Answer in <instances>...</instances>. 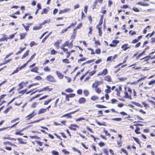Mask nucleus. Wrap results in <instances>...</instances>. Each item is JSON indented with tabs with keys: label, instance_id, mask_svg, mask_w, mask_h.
Returning <instances> with one entry per match:
<instances>
[{
	"label": "nucleus",
	"instance_id": "nucleus-1",
	"mask_svg": "<svg viewBox=\"0 0 155 155\" xmlns=\"http://www.w3.org/2000/svg\"><path fill=\"white\" fill-rule=\"evenodd\" d=\"M46 78L47 81L51 82H56V80L51 75H48L46 77Z\"/></svg>",
	"mask_w": 155,
	"mask_h": 155
},
{
	"label": "nucleus",
	"instance_id": "nucleus-2",
	"mask_svg": "<svg viewBox=\"0 0 155 155\" xmlns=\"http://www.w3.org/2000/svg\"><path fill=\"white\" fill-rule=\"evenodd\" d=\"M119 41L118 40H114L112 41V44L109 45V46L111 47H114L116 46L119 43Z\"/></svg>",
	"mask_w": 155,
	"mask_h": 155
},
{
	"label": "nucleus",
	"instance_id": "nucleus-3",
	"mask_svg": "<svg viewBox=\"0 0 155 155\" xmlns=\"http://www.w3.org/2000/svg\"><path fill=\"white\" fill-rule=\"evenodd\" d=\"M76 127L78 128V126L76 124H71L69 127V128L71 130H76Z\"/></svg>",
	"mask_w": 155,
	"mask_h": 155
},
{
	"label": "nucleus",
	"instance_id": "nucleus-4",
	"mask_svg": "<svg viewBox=\"0 0 155 155\" xmlns=\"http://www.w3.org/2000/svg\"><path fill=\"white\" fill-rule=\"evenodd\" d=\"M36 114V113H35V110H34L31 114H29L26 117V118L28 117V118L27 120H30L33 117L35 116Z\"/></svg>",
	"mask_w": 155,
	"mask_h": 155
},
{
	"label": "nucleus",
	"instance_id": "nucleus-5",
	"mask_svg": "<svg viewBox=\"0 0 155 155\" xmlns=\"http://www.w3.org/2000/svg\"><path fill=\"white\" fill-rule=\"evenodd\" d=\"M77 111H78V110H76L75 111H74L72 112H71L70 113L64 114V115H63V116H62L61 117H66L67 118H71L72 117H71V116L70 115V114H73V113L76 112Z\"/></svg>",
	"mask_w": 155,
	"mask_h": 155
},
{
	"label": "nucleus",
	"instance_id": "nucleus-6",
	"mask_svg": "<svg viewBox=\"0 0 155 155\" xmlns=\"http://www.w3.org/2000/svg\"><path fill=\"white\" fill-rule=\"evenodd\" d=\"M101 83L102 82H100H100L99 81H95L94 83L93 84L92 87L93 88H97L98 86L99 85V84H101Z\"/></svg>",
	"mask_w": 155,
	"mask_h": 155
},
{
	"label": "nucleus",
	"instance_id": "nucleus-7",
	"mask_svg": "<svg viewBox=\"0 0 155 155\" xmlns=\"http://www.w3.org/2000/svg\"><path fill=\"white\" fill-rule=\"evenodd\" d=\"M104 79L108 82H111L112 81V80L110 76L107 75L105 76L104 77Z\"/></svg>",
	"mask_w": 155,
	"mask_h": 155
},
{
	"label": "nucleus",
	"instance_id": "nucleus-8",
	"mask_svg": "<svg viewBox=\"0 0 155 155\" xmlns=\"http://www.w3.org/2000/svg\"><path fill=\"white\" fill-rule=\"evenodd\" d=\"M86 100L85 98L82 97L79 99L78 101L80 104H84Z\"/></svg>",
	"mask_w": 155,
	"mask_h": 155
},
{
	"label": "nucleus",
	"instance_id": "nucleus-9",
	"mask_svg": "<svg viewBox=\"0 0 155 155\" xmlns=\"http://www.w3.org/2000/svg\"><path fill=\"white\" fill-rule=\"evenodd\" d=\"M128 44H125L121 46V48L123 49L124 51H125L130 48V47H128Z\"/></svg>",
	"mask_w": 155,
	"mask_h": 155
},
{
	"label": "nucleus",
	"instance_id": "nucleus-10",
	"mask_svg": "<svg viewBox=\"0 0 155 155\" xmlns=\"http://www.w3.org/2000/svg\"><path fill=\"white\" fill-rule=\"evenodd\" d=\"M56 74L59 78L60 79H62L64 77L63 75L61 73L58 72V71H56Z\"/></svg>",
	"mask_w": 155,
	"mask_h": 155
},
{
	"label": "nucleus",
	"instance_id": "nucleus-11",
	"mask_svg": "<svg viewBox=\"0 0 155 155\" xmlns=\"http://www.w3.org/2000/svg\"><path fill=\"white\" fill-rule=\"evenodd\" d=\"M124 94L125 95V97L126 98H128L130 100H131L132 99L131 97V96L130 95H128V93L125 91L124 92Z\"/></svg>",
	"mask_w": 155,
	"mask_h": 155
},
{
	"label": "nucleus",
	"instance_id": "nucleus-12",
	"mask_svg": "<svg viewBox=\"0 0 155 155\" xmlns=\"http://www.w3.org/2000/svg\"><path fill=\"white\" fill-rule=\"evenodd\" d=\"M106 87L107 88V89L105 90V93H107V94L110 93L111 92V91L110 90V87L107 85H106Z\"/></svg>",
	"mask_w": 155,
	"mask_h": 155
},
{
	"label": "nucleus",
	"instance_id": "nucleus-13",
	"mask_svg": "<svg viewBox=\"0 0 155 155\" xmlns=\"http://www.w3.org/2000/svg\"><path fill=\"white\" fill-rule=\"evenodd\" d=\"M27 35V33H20V39H24L25 36Z\"/></svg>",
	"mask_w": 155,
	"mask_h": 155
},
{
	"label": "nucleus",
	"instance_id": "nucleus-14",
	"mask_svg": "<svg viewBox=\"0 0 155 155\" xmlns=\"http://www.w3.org/2000/svg\"><path fill=\"white\" fill-rule=\"evenodd\" d=\"M46 110V109H41L39 110L38 112V114H39L45 113Z\"/></svg>",
	"mask_w": 155,
	"mask_h": 155
},
{
	"label": "nucleus",
	"instance_id": "nucleus-15",
	"mask_svg": "<svg viewBox=\"0 0 155 155\" xmlns=\"http://www.w3.org/2000/svg\"><path fill=\"white\" fill-rule=\"evenodd\" d=\"M137 4L143 6H148L149 5V4H145L144 3H142L140 2H137Z\"/></svg>",
	"mask_w": 155,
	"mask_h": 155
},
{
	"label": "nucleus",
	"instance_id": "nucleus-16",
	"mask_svg": "<svg viewBox=\"0 0 155 155\" xmlns=\"http://www.w3.org/2000/svg\"><path fill=\"white\" fill-rule=\"evenodd\" d=\"M29 51V50H27L26 52L23 55L21 58L23 59L25 58V57H27L28 55Z\"/></svg>",
	"mask_w": 155,
	"mask_h": 155
},
{
	"label": "nucleus",
	"instance_id": "nucleus-17",
	"mask_svg": "<svg viewBox=\"0 0 155 155\" xmlns=\"http://www.w3.org/2000/svg\"><path fill=\"white\" fill-rule=\"evenodd\" d=\"M38 68L37 67H35L34 68L31 69L30 71L32 72H35L36 73H38Z\"/></svg>",
	"mask_w": 155,
	"mask_h": 155
},
{
	"label": "nucleus",
	"instance_id": "nucleus-18",
	"mask_svg": "<svg viewBox=\"0 0 155 155\" xmlns=\"http://www.w3.org/2000/svg\"><path fill=\"white\" fill-rule=\"evenodd\" d=\"M48 12V9L47 8H44L41 12V14L43 15L44 14H46Z\"/></svg>",
	"mask_w": 155,
	"mask_h": 155
},
{
	"label": "nucleus",
	"instance_id": "nucleus-19",
	"mask_svg": "<svg viewBox=\"0 0 155 155\" xmlns=\"http://www.w3.org/2000/svg\"><path fill=\"white\" fill-rule=\"evenodd\" d=\"M111 120L115 121L118 122L121 121L122 120V119L120 118H112Z\"/></svg>",
	"mask_w": 155,
	"mask_h": 155
},
{
	"label": "nucleus",
	"instance_id": "nucleus-20",
	"mask_svg": "<svg viewBox=\"0 0 155 155\" xmlns=\"http://www.w3.org/2000/svg\"><path fill=\"white\" fill-rule=\"evenodd\" d=\"M41 25L38 26H35L33 28L34 30H39L41 28Z\"/></svg>",
	"mask_w": 155,
	"mask_h": 155
},
{
	"label": "nucleus",
	"instance_id": "nucleus-21",
	"mask_svg": "<svg viewBox=\"0 0 155 155\" xmlns=\"http://www.w3.org/2000/svg\"><path fill=\"white\" fill-rule=\"evenodd\" d=\"M36 55L35 53H34L30 58V59L27 61V63H28L29 62L31 61V60Z\"/></svg>",
	"mask_w": 155,
	"mask_h": 155
},
{
	"label": "nucleus",
	"instance_id": "nucleus-22",
	"mask_svg": "<svg viewBox=\"0 0 155 155\" xmlns=\"http://www.w3.org/2000/svg\"><path fill=\"white\" fill-rule=\"evenodd\" d=\"M17 140L19 142V143H21L22 144H26L27 143L26 142L22 141L21 138H18Z\"/></svg>",
	"mask_w": 155,
	"mask_h": 155
},
{
	"label": "nucleus",
	"instance_id": "nucleus-23",
	"mask_svg": "<svg viewBox=\"0 0 155 155\" xmlns=\"http://www.w3.org/2000/svg\"><path fill=\"white\" fill-rule=\"evenodd\" d=\"M102 75H105L107 73V69H104L102 72Z\"/></svg>",
	"mask_w": 155,
	"mask_h": 155
},
{
	"label": "nucleus",
	"instance_id": "nucleus-24",
	"mask_svg": "<svg viewBox=\"0 0 155 155\" xmlns=\"http://www.w3.org/2000/svg\"><path fill=\"white\" fill-rule=\"evenodd\" d=\"M98 97L97 96H96L94 95V96H92L91 97V99L92 100L95 101V100H97V99H98Z\"/></svg>",
	"mask_w": 155,
	"mask_h": 155
},
{
	"label": "nucleus",
	"instance_id": "nucleus-25",
	"mask_svg": "<svg viewBox=\"0 0 155 155\" xmlns=\"http://www.w3.org/2000/svg\"><path fill=\"white\" fill-rule=\"evenodd\" d=\"M51 32H50L47 36H46L42 40V42L44 43L47 38L50 35L51 33Z\"/></svg>",
	"mask_w": 155,
	"mask_h": 155
},
{
	"label": "nucleus",
	"instance_id": "nucleus-26",
	"mask_svg": "<svg viewBox=\"0 0 155 155\" xmlns=\"http://www.w3.org/2000/svg\"><path fill=\"white\" fill-rule=\"evenodd\" d=\"M66 46H69V41H66L61 46L64 47Z\"/></svg>",
	"mask_w": 155,
	"mask_h": 155
},
{
	"label": "nucleus",
	"instance_id": "nucleus-27",
	"mask_svg": "<svg viewBox=\"0 0 155 155\" xmlns=\"http://www.w3.org/2000/svg\"><path fill=\"white\" fill-rule=\"evenodd\" d=\"M12 108V107L11 106H9L4 111V113L5 114H6L9 110Z\"/></svg>",
	"mask_w": 155,
	"mask_h": 155
},
{
	"label": "nucleus",
	"instance_id": "nucleus-28",
	"mask_svg": "<svg viewBox=\"0 0 155 155\" xmlns=\"http://www.w3.org/2000/svg\"><path fill=\"white\" fill-rule=\"evenodd\" d=\"M45 87V91H51L53 89L51 88H50L49 86H47Z\"/></svg>",
	"mask_w": 155,
	"mask_h": 155
},
{
	"label": "nucleus",
	"instance_id": "nucleus-29",
	"mask_svg": "<svg viewBox=\"0 0 155 155\" xmlns=\"http://www.w3.org/2000/svg\"><path fill=\"white\" fill-rule=\"evenodd\" d=\"M24 84V83L23 82H21V83H19V84L18 86L19 87L18 89L19 90H20V89H21L23 88V86L22 85V84Z\"/></svg>",
	"mask_w": 155,
	"mask_h": 155
},
{
	"label": "nucleus",
	"instance_id": "nucleus-30",
	"mask_svg": "<svg viewBox=\"0 0 155 155\" xmlns=\"http://www.w3.org/2000/svg\"><path fill=\"white\" fill-rule=\"evenodd\" d=\"M81 26H82V24L81 23H79L78 25V26L75 28V29L74 30V31H75L76 30L80 28L81 27Z\"/></svg>",
	"mask_w": 155,
	"mask_h": 155
},
{
	"label": "nucleus",
	"instance_id": "nucleus-31",
	"mask_svg": "<svg viewBox=\"0 0 155 155\" xmlns=\"http://www.w3.org/2000/svg\"><path fill=\"white\" fill-rule=\"evenodd\" d=\"M74 31V32H73L72 35L71 36V39H74L76 37V32Z\"/></svg>",
	"mask_w": 155,
	"mask_h": 155
},
{
	"label": "nucleus",
	"instance_id": "nucleus-32",
	"mask_svg": "<svg viewBox=\"0 0 155 155\" xmlns=\"http://www.w3.org/2000/svg\"><path fill=\"white\" fill-rule=\"evenodd\" d=\"M118 79L120 81H123L126 80L127 79V78L124 77H121L119 78Z\"/></svg>",
	"mask_w": 155,
	"mask_h": 155
},
{
	"label": "nucleus",
	"instance_id": "nucleus-33",
	"mask_svg": "<svg viewBox=\"0 0 155 155\" xmlns=\"http://www.w3.org/2000/svg\"><path fill=\"white\" fill-rule=\"evenodd\" d=\"M83 93L84 95L86 96H88L89 94L88 91L87 90H84Z\"/></svg>",
	"mask_w": 155,
	"mask_h": 155
},
{
	"label": "nucleus",
	"instance_id": "nucleus-34",
	"mask_svg": "<svg viewBox=\"0 0 155 155\" xmlns=\"http://www.w3.org/2000/svg\"><path fill=\"white\" fill-rule=\"evenodd\" d=\"M44 70L45 71L49 72L50 71V69L48 66L45 67L44 68Z\"/></svg>",
	"mask_w": 155,
	"mask_h": 155
},
{
	"label": "nucleus",
	"instance_id": "nucleus-35",
	"mask_svg": "<svg viewBox=\"0 0 155 155\" xmlns=\"http://www.w3.org/2000/svg\"><path fill=\"white\" fill-rule=\"evenodd\" d=\"M62 61L63 63L67 64H68L69 63V60L68 59L66 58L62 59Z\"/></svg>",
	"mask_w": 155,
	"mask_h": 155
},
{
	"label": "nucleus",
	"instance_id": "nucleus-36",
	"mask_svg": "<svg viewBox=\"0 0 155 155\" xmlns=\"http://www.w3.org/2000/svg\"><path fill=\"white\" fill-rule=\"evenodd\" d=\"M95 91L98 94L100 93L101 91L99 88H95Z\"/></svg>",
	"mask_w": 155,
	"mask_h": 155
},
{
	"label": "nucleus",
	"instance_id": "nucleus-37",
	"mask_svg": "<svg viewBox=\"0 0 155 155\" xmlns=\"http://www.w3.org/2000/svg\"><path fill=\"white\" fill-rule=\"evenodd\" d=\"M27 64L28 63L26 62V63L24 64L23 65L21 66V67H19V70H20L22 69V68H25Z\"/></svg>",
	"mask_w": 155,
	"mask_h": 155
},
{
	"label": "nucleus",
	"instance_id": "nucleus-38",
	"mask_svg": "<svg viewBox=\"0 0 155 155\" xmlns=\"http://www.w3.org/2000/svg\"><path fill=\"white\" fill-rule=\"evenodd\" d=\"M19 70V67L17 68L15 70L13 71V72L12 73V74H13L15 73H16L18 72Z\"/></svg>",
	"mask_w": 155,
	"mask_h": 155
},
{
	"label": "nucleus",
	"instance_id": "nucleus-39",
	"mask_svg": "<svg viewBox=\"0 0 155 155\" xmlns=\"http://www.w3.org/2000/svg\"><path fill=\"white\" fill-rule=\"evenodd\" d=\"M65 91L68 93H71L73 92V90L69 88L65 90Z\"/></svg>",
	"mask_w": 155,
	"mask_h": 155
},
{
	"label": "nucleus",
	"instance_id": "nucleus-40",
	"mask_svg": "<svg viewBox=\"0 0 155 155\" xmlns=\"http://www.w3.org/2000/svg\"><path fill=\"white\" fill-rule=\"evenodd\" d=\"M3 139H8V140H16V139H15V138H11V137H3Z\"/></svg>",
	"mask_w": 155,
	"mask_h": 155
},
{
	"label": "nucleus",
	"instance_id": "nucleus-41",
	"mask_svg": "<svg viewBox=\"0 0 155 155\" xmlns=\"http://www.w3.org/2000/svg\"><path fill=\"white\" fill-rule=\"evenodd\" d=\"M96 106L99 108H104L105 107L104 105H101L99 104H97L96 105Z\"/></svg>",
	"mask_w": 155,
	"mask_h": 155
},
{
	"label": "nucleus",
	"instance_id": "nucleus-42",
	"mask_svg": "<svg viewBox=\"0 0 155 155\" xmlns=\"http://www.w3.org/2000/svg\"><path fill=\"white\" fill-rule=\"evenodd\" d=\"M51 153L53 155H58L59 154V153L58 152L55 150H53L52 151Z\"/></svg>",
	"mask_w": 155,
	"mask_h": 155
},
{
	"label": "nucleus",
	"instance_id": "nucleus-43",
	"mask_svg": "<svg viewBox=\"0 0 155 155\" xmlns=\"http://www.w3.org/2000/svg\"><path fill=\"white\" fill-rule=\"evenodd\" d=\"M103 151H104V153L106 155H108V151H107V150L106 149H104L103 150Z\"/></svg>",
	"mask_w": 155,
	"mask_h": 155
},
{
	"label": "nucleus",
	"instance_id": "nucleus-44",
	"mask_svg": "<svg viewBox=\"0 0 155 155\" xmlns=\"http://www.w3.org/2000/svg\"><path fill=\"white\" fill-rule=\"evenodd\" d=\"M87 9H88L87 6V5H85L84 7V11L86 13H87Z\"/></svg>",
	"mask_w": 155,
	"mask_h": 155
},
{
	"label": "nucleus",
	"instance_id": "nucleus-45",
	"mask_svg": "<svg viewBox=\"0 0 155 155\" xmlns=\"http://www.w3.org/2000/svg\"><path fill=\"white\" fill-rule=\"evenodd\" d=\"M34 79L37 80H41L42 78L40 76H37L34 78Z\"/></svg>",
	"mask_w": 155,
	"mask_h": 155
},
{
	"label": "nucleus",
	"instance_id": "nucleus-46",
	"mask_svg": "<svg viewBox=\"0 0 155 155\" xmlns=\"http://www.w3.org/2000/svg\"><path fill=\"white\" fill-rule=\"evenodd\" d=\"M12 60V59H9L7 60H6L4 61L3 63H2V64H7V63L10 62Z\"/></svg>",
	"mask_w": 155,
	"mask_h": 155
},
{
	"label": "nucleus",
	"instance_id": "nucleus-47",
	"mask_svg": "<svg viewBox=\"0 0 155 155\" xmlns=\"http://www.w3.org/2000/svg\"><path fill=\"white\" fill-rule=\"evenodd\" d=\"M52 100L51 99L45 101L44 103V105H47Z\"/></svg>",
	"mask_w": 155,
	"mask_h": 155
},
{
	"label": "nucleus",
	"instance_id": "nucleus-48",
	"mask_svg": "<svg viewBox=\"0 0 155 155\" xmlns=\"http://www.w3.org/2000/svg\"><path fill=\"white\" fill-rule=\"evenodd\" d=\"M9 144L11 146H12L13 145V144L11 142H9V141H6L5 142H3V144L4 145H5L6 144Z\"/></svg>",
	"mask_w": 155,
	"mask_h": 155
},
{
	"label": "nucleus",
	"instance_id": "nucleus-49",
	"mask_svg": "<svg viewBox=\"0 0 155 155\" xmlns=\"http://www.w3.org/2000/svg\"><path fill=\"white\" fill-rule=\"evenodd\" d=\"M62 151L64 153L66 154H68L69 153V152L67 151L66 149H64L62 150Z\"/></svg>",
	"mask_w": 155,
	"mask_h": 155
},
{
	"label": "nucleus",
	"instance_id": "nucleus-50",
	"mask_svg": "<svg viewBox=\"0 0 155 155\" xmlns=\"http://www.w3.org/2000/svg\"><path fill=\"white\" fill-rule=\"evenodd\" d=\"M85 120V118L84 117H80L79 118H78L76 120V121H79L80 120Z\"/></svg>",
	"mask_w": 155,
	"mask_h": 155
},
{
	"label": "nucleus",
	"instance_id": "nucleus-51",
	"mask_svg": "<svg viewBox=\"0 0 155 155\" xmlns=\"http://www.w3.org/2000/svg\"><path fill=\"white\" fill-rule=\"evenodd\" d=\"M64 77L67 80V82L68 83H70L71 81V79L70 78L67 76H65Z\"/></svg>",
	"mask_w": 155,
	"mask_h": 155
},
{
	"label": "nucleus",
	"instance_id": "nucleus-52",
	"mask_svg": "<svg viewBox=\"0 0 155 155\" xmlns=\"http://www.w3.org/2000/svg\"><path fill=\"white\" fill-rule=\"evenodd\" d=\"M13 54V52H11V53H10L6 55V56H5V58L4 59H6L9 56H10L11 55Z\"/></svg>",
	"mask_w": 155,
	"mask_h": 155
},
{
	"label": "nucleus",
	"instance_id": "nucleus-53",
	"mask_svg": "<svg viewBox=\"0 0 155 155\" xmlns=\"http://www.w3.org/2000/svg\"><path fill=\"white\" fill-rule=\"evenodd\" d=\"M111 103L112 104H114L117 101V100L115 99H113L110 100Z\"/></svg>",
	"mask_w": 155,
	"mask_h": 155
},
{
	"label": "nucleus",
	"instance_id": "nucleus-54",
	"mask_svg": "<svg viewBox=\"0 0 155 155\" xmlns=\"http://www.w3.org/2000/svg\"><path fill=\"white\" fill-rule=\"evenodd\" d=\"M59 43L58 41H57L54 44V45L58 49L59 48Z\"/></svg>",
	"mask_w": 155,
	"mask_h": 155
},
{
	"label": "nucleus",
	"instance_id": "nucleus-55",
	"mask_svg": "<svg viewBox=\"0 0 155 155\" xmlns=\"http://www.w3.org/2000/svg\"><path fill=\"white\" fill-rule=\"evenodd\" d=\"M132 9H133V10L135 12H140V10L137 8L134 7Z\"/></svg>",
	"mask_w": 155,
	"mask_h": 155
},
{
	"label": "nucleus",
	"instance_id": "nucleus-56",
	"mask_svg": "<svg viewBox=\"0 0 155 155\" xmlns=\"http://www.w3.org/2000/svg\"><path fill=\"white\" fill-rule=\"evenodd\" d=\"M133 138L138 143H139V141L138 138L133 137Z\"/></svg>",
	"mask_w": 155,
	"mask_h": 155
},
{
	"label": "nucleus",
	"instance_id": "nucleus-57",
	"mask_svg": "<svg viewBox=\"0 0 155 155\" xmlns=\"http://www.w3.org/2000/svg\"><path fill=\"white\" fill-rule=\"evenodd\" d=\"M139 130V128L137 127V129L135 130V132L137 134H140V132L138 131Z\"/></svg>",
	"mask_w": 155,
	"mask_h": 155
},
{
	"label": "nucleus",
	"instance_id": "nucleus-58",
	"mask_svg": "<svg viewBox=\"0 0 155 155\" xmlns=\"http://www.w3.org/2000/svg\"><path fill=\"white\" fill-rule=\"evenodd\" d=\"M96 72V71L95 70H93L92 71H91L89 73V74L90 75L92 76L93 75H94Z\"/></svg>",
	"mask_w": 155,
	"mask_h": 155
},
{
	"label": "nucleus",
	"instance_id": "nucleus-59",
	"mask_svg": "<svg viewBox=\"0 0 155 155\" xmlns=\"http://www.w3.org/2000/svg\"><path fill=\"white\" fill-rule=\"evenodd\" d=\"M121 150L122 152L124 153L126 155L128 154V153L127 150L124 148H122Z\"/></svg>",
	"mask_w": 155,
	"mask_h": 155
},
{
	"label": "nucleus",
	"instance_id": "nucleus-60",
	"mask_svg": "<svg viewBox=\"0 0 155 155\" xmlns=\"http://www.w3.org/2000/svg\"><path fill=\"white\" fill-rule=\"evenodd\" d=\"M102 23H103V22H102V17H101V19L100 20V21H99V24H98V25L101 26V25L102 24Z\"/></svg>",
	"mask_w": 155,
	"mask_h": 155
},
{
	"label": "nucleus",
	"instance_id": "nucleus-61",
	"mask_svg": "<svg viewBox=\"0 0 155 155\" xmlns=\"http://www.w3.org/2000/svg\"><path fill=\"white\" fill-rule=\"evenodd\" d=\"M60 48L62 50H63V51L65 52L68 51V49L65 48H64V47H63V46H61L60 47Z\"/></svg>",
	"mask_w": 155,
	"mask_h": 155
},
{
	"label": "nucleus",
	"instance_id": "nucleus-62",
	"mask_svg": "<svg viewBox=\"0 0 155 155\" xmlns=\"http://www.w3.org/2000/svg\"><path fill=\"white\" fill-rule=\"evenodd\" d=\"M36 45L34 41H32L30 44V45L31 47H32L33 45Z\"/></svg>",
	"mask_w": 155,
	"mask_h": 155
},
{
	"label": "nucleus",
	"instance_id": "nucleus-63",
	"mask_svg": "<svg viewBox=\"0 0 155 155\" xmlns=\"http://www.w3.org/2000/svg\"><path fill=\"white\" fill-rule=\"evenodd\" d=\"M86 60V58H82L79 59L78 61V63H80V61H85Z\"/></svg>",
	"mask_w": 155,
	"mask_h": 155
},
{
	"label": "nucleus",
	"instance_id": "nucleus-64",
	"mask_svg": "<svg viewBox=\"0 0 155 155\" xmlns=\"http://www.w3.org/2000/svg\"><path fill=\"white\" fill-rule=\"evenodd\" d=\"M100 49H97L95 50V53L97 54H99L100 53Z\"/></svg>",
	"mask_w": 155,
	"mask_h": 155
}]
</instances>
